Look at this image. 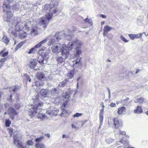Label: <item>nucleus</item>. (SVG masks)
<instances>
[{
  "label": "nucleus",
  "instance_id": "obj_61",
  "mask_svg": "<svg viewBox=\"0 0 148 148\" xmlns=\"http://www.w3.org/2000/svg\"><path fill=\"white\" fill-rule=\"evenodd\" d=\"M53 112H58V110H54L53 111Z\"/></svg>",
  "mask_w": 148,
  "mask_h": 148
},
{
  "label": "nucleus",
  "instance_id": "obj_4",
  "mask_svg": "<svg viewBox=\"0 0 148 148\" xmlns=\"http://www.w3.org/2000/svg\"><path fill=\"white\" fill-rule=\"evenodd\" d=\"M14 5H12L10 4L4 3L3 5V8L4 12H6L3 16L4 20L5 21L8 22L12 17V10L16 9V3H15Z\"/></svg>",
  "mask_w": 148,
  "mask_h": 148
},
{
  "label": "nucleus",
  "instance_id": "obj_25",
  "mask_svg": "<svg viewBox=\"0 0 148 148\" xmlns=\"http://www.w3.org/2000/svg\"><path fill=\"white\" fill-rule=\"evenodd\" d=\"M36 78L40 80L45 79V76L44 74L41 73H38L36 75Z\"/></svg>",
  "mask_w": 148,
  "mask_h": 148
},
{
  "label": "nucleus",
  "instance_id": "obj_38",
  "mask_svg": "<svg viewBox=\"0 0 148 148\" xmlns=\"http://www.w3.org/2000/svg\"><path fill=\"white\" fill-rule=\"evenodd\" d=\"M51 93L53 94H54L55 93L58 94L59 92L55 88H52L51 90Z\"/></svg>",
  "mask_w": 148,
  "mask_h": 148
},
{
  "label": "nucleus",
  "instance_id": "obj_12",
  "mask_svg": "<svg viewBox=\"0 0 148 148\" xmlns=\"http://www.w3.org/2000/svg\"><path fill=\"white\" fill-rule=\"evenodd\" d=\"M129 37H142L148 36V34H146L145 33L143 32L139 34H128Z\"/></svg>",
  "mask_w": 148,
  "mask_h": 148
},
{
  "label": "nucleus",
  "instance_id": "obj_64",
  "mask_svg": "<svg viewBox=\"0 0 148 148\" xmlns=\"http://www.w3.org/2000/svg\"><path fill=\"white\" fill-rule=\"evenodd\" d=\"M146 114L147 115H148V111L146 112Z\"/></svg>",
  "mask_w": 148,
  "mask_h": 148
},
{
  "label": "nucleus",
  "instance_id": "obj_22",
  "mask_svg": "<svg viewBox=\"0 0 148 148\" xmlns=\"http://www.w3.org/2000/svg\"><path fill=\"white\" fill-rule=\"evenodd\" d=\"M69 81V79L67 78L65 80L60 83L58 84V86L60 87H64L66 85Z\"/></svg>",
  "mask_w": 148,
  "mask_h": 148
},
{
  "label": "nucleus",
  "instance_id": "obj_27",
  "mask_svg": "<svg viewBox=\"0 0 148 148\" xmlns=\"http://www.w3.org/2000/svg\"><path fill=\"white\" fill-rule=\"evenodd\" d=\"M6 49L5 48L2 51H1V52H0V56L2 55V57H5L8 55L9 53L8 51L4 52H5V51L6 50Z\"/></svg>",
  "mask_w": 148,
  "mask_h": 148
},
{
  "label": "nucleus",
  "instance_id": "obj_57",
  "mask_svg": "<svg viewBox=\"0 0 148 148\" xmlns=\"http://www.w3.org/2000/svg\"><path fill=\"white\" fill-rule=\"evenodd\" d=\"M46 136L49 138H50V135L49 134H46Z\"/></svg>",
  "mask_w": 148,
  "mask_h": 148
},
{
  "label": "nucleus",
  "instance_id": "obj_10",
  "mask_svg": "<svg viewBox=\"0 0 148 148\" xmlns=\"http://www.w3.org/2000/svg\"><path fill=\"white\" fill-rule=\"evenodd\" d=\"M8 114L10 115V118L14 120V116L16 115L17 113L13 108L10 107L8 110Z\"/></svg>",
  "mask_w": 148,
  "mask_h": 148
},
{
  "label": "nucleus",
  "instance_id": "obj_28",
  "mask_svg": "<svg viewBox=\"0 0 148 148\" xmlns=\"http://www.w3.org/2000/svg\"><path fill=\"white\" fill-rule=\"evenodd\" d=\"M143 110L142 109L141 107L139 106H137V109L136 110H134V112L136 113H141L142 112Z\"/></svg>",
  "mask_w": 148,
  "mask_h": 148
},
{
  "label": "nucleus",
  "instance_id": "obj_43",
  "mask_svg": "<svg viewBox=\"0 0 148 148\" xmlns=\"http://www.w3.org/2000/svg\"><path fill=\"white\" fill-rule=\"evenodd\" d=\"M66 103L65 102L63 103L61 106V108L62 110H65L66 108Z\"/></svg>",
  "mask_w": 148,
  "mask_h": 148
},
{
  "label": "nucleus",
  "instance_id": "obj_2",
  "mask_svg": "<svg viewBox=\"0 0 148 148\" xmlns=\"http://www.w3.org/2000/svg\"><path fill=\"white\" fill-rule=\"evenodd\" d=\"M108 124L109 126H112L114 127L115 129L114 130V133L115 136L117 138L118 137L120 139H121L119 141L116 143L117 145H120L121 143L123 144L127 143L126 141L123 140L122 138V136L121 135H125L126 134V132L125 131H121L119 129L120 126H121L122 124L121 123L119 122L118 119L116 118H113L110 119L108 121Z\"/></svg>",
  "mask_w": 148,
  "mask_h": 148
},
{
  "label": "nucleus",
  "instance_id": "obj_53",
  "mask_svg": "<svg viewBox=\"0 0 148 148\" xmlns=\"http://www.w3.org/2000/svg\"><path fill=\"white\" fill-rule=\"evenodd\" d=\"M62 137L63 138H69V136H67L64 134H63L62 135Z\"/></svg>",
  "mask_w": 148,
  "mask_h": 148
},
{
  "label": "nucleus",
  "instance_id": "obj_59",
  "mask_svg": "<svg viewBox=\"0 0 148 148\" xmlns=\"http://www.w3.org/2000/svg\"><path fill=\"white\" fill-rule=\"evenodd\" d=\"M105 23V22L104 21H102L101 22V25H103Z\"/></svg>",
  "mask_w": 148,
  "mask_h": 148
},
{
  "label": "nucleus",
  "instance_id": "obj_39",
  "mask_svg": "<svg viewBox=\"0 0 148 148\" xmlns=\"http://www.w3.org/2000/svg\"><path fill=\"white\" fill-rule=\"evenodd\" d=\"M44 84L42 82H37L36 83V86L38 87L42 86Z\"/></svg>",
  "mask_w": 148,
  "mask_h": 148
},
{
  "label": "nucleus",
  "instance_id": "obj_45",
  "mask_svg": "<svg viewBox=\"0 0 148 148\" xmlns=\"http://www.w3.org/2000/svg\"><path fill=\"white\" fill-rule=\"evenodd\" d=\"M7 58H2L0 60V62L1 63H3H3L7 60Z\"/></svg>",
  "mask_w": 148,
  "mask_h": 148
},
{
  "label": "nucleus",
  "instance_id": "obj_56",
  "mask_svg": "<svg viewBox=\"0 0 148 148\" xmlns=\"http://www.w3.org/2000/svg\"><path fill=\"white\" fill-rule=\"evenodd\" d=\"M3 66V63H1L0 64V69Z\"/></svg>",
  "mask_w": 148,
  "mask_h": 148
},
{
  "label": "nucleus",
  "instance_id": "obj_15",
  "mask_svg": "<svg viewBox=\"0 0 148 148\" xmlns=\"http://www.w3.org/2000/svg\"><path fill=\"white\" fill-rule=\"evenodd\" d=\"M37 61L36 59H34L32 60L30 62L29 66L31 69H34L37 64Z\"/></svg>",
  "mask_w": 148,
  "mask_h": 148
},
{
  "label": "nucleus",
  "instance_id": "obj_36",
  "mask_svg": "<svg viewBox=\"0 0 148 148\" xmlns=\"http://www.w3.org/2000/svg\"><path fill=\"white\" fill-rule=\"evenodd\" d=\"M74 72L73 71H71L69 72L68 74L67 75L68 77L70 79H71L73 77L74 75Z\"/></svg>",
  "mask_w": 148,
  "mask_h": 148
},
{
  "label": "nucleus",
  "instance_id": "obj_19",
  "mask_svg": "<svg viewBox=\"0 0 148 148\" xmlns=\"http://www.w3.org/2000/svg\"><path fill=\"white\" fill-rule=\"evenodd\" d=\"M65 36V34L64 31L58 32L56 33L53 37H59L60 36Z\"/></svg>",
  "mask_w": 148,
  "mask_h": 148
},
{
  "label": "nucleus",
  "instance_id": "obj_40",
  "mask_svg": "<svg viewBox=\"0 0 148 148\" xmlns=\"http://www.w3.org/2000/svg\"><path fill=\"white\" fill-rule=\"evenodd\" d=\"M65 114H68V112L67 111L65 110H63L62 112V113L60 114V116H62L63 115H64Z\"/></svg>",
  "mask_w": 148,
  "mask_h": 148
},
{
  "label": "nucleus",
  "instance_id": "obj_31",
  "mask_svg": "<svg viewBox=\"0 0 148 148\" xmlns=\"http://www.w3.org/2000/svg\"><path fill=\"white\" fill-rule=\"evenodd\" d=\"M57 61L59 63H62L65 61V59L62 57H58L57 58Z\"/></svg>",
  "mask_w": 148,
  "mask_h": 148
},
{
  "label": "nucleus",
  "instance_id": "obj_5",
  "mask_svg": "<svg viewBox=\"0 0 148 148\" xmlns=\"http://www.w3.org/2000/svg\"><path fill=\"white\" fill-rule=\"evenodd\" d=\"M42 105V102L39 101L38 100H35L31 105V111L29 112V115L32 117L35 115H36L37 107H40Z\"/></svg>",
  "mask_w": 148,
  "mask_h": 148
},
{
  "label": "nucleus",
  "instance_id": "obj_58",
  "mask_svg": "<svg viewBox=\"0 0 148 148\" xmlns=\"http://www.w3.org/2000/svg\"><path fill=\"white\" fill-rule=\"evenodd\" d=\"M100 126H99V129L100 128V127H101V125H102V122L101 123V122L100 121Z\"/></svg>",
  "mask_w": 148,
  "mask_h": 148
},
{
  "label": "nucleus",
  "instance_id": "obj_50",
  "mask_svg": "<svg viewBox=\"0 0 148 148\" xmlns=\"http://www.w3.org/2000/svg\"><path fill=\"white\" fill-rule=\"evenodd\" d=\"M25 75L26 76L27 79V80H29V81L30 82L31 81V79L29 75Z\"/></svg>",
  "mask_w": 148,
  "mask_h": 148
},
{
  "label": "nucleus",
  "instance_id": "obj_24",
  "mask_svg": "<svg viewBox=\"0 0 148 148\" xmlns=\"http://www.w3.org/2000/svg\"><path fill=\"white\" fill-rule=\"evenodd\" d=\"M48 90H47L42 89L40 92V94L41 95L44 97H46L48 94Z\"/></svg>",
  "mask_w": 148,
  "mask_h": 148
},
{
  "label": "nucleus",
  "instance_id": "obj_46",
  "mask_svg": "<svg viewBox=\"0 0 148 148\" xmlns=\"http://www.w3.org/2000/svg\"><path fill=\"white\" fill-rule=\"evenodd\" d=\"M15 107L17 109H19L21 106L20 104L18 103H17V104H15Z\"/></svg>",
  "mask_w": 148,
  "mask_h": 148
},
{
  "label": "nucleus",
  "instance_id": "obj_11",
  "mask_svg": "<svg viewBox=\"0 0 148 148\" xmlns=\"http://www.w3.org/2000/svg\"><path fill=\"white\" fill-rule=\"evenodd\" d=\"M38 61L40 63L45 64L47 62V59L45 56L39 55L37 59Z\"/></svg>",
  "mask_w": 148,
  "mask_h": 148
},
{
  "label": "nucleus",
  "instance_id": "obj_7",
  "mask_svg": "<svg viewBox=\"0 0 148 148\" xmlns=\"http://www.w3.org/2000/svg\"><path fill=\"white\" fill-rule=\"evenodd\" d=\"M39 107H37L36 116L38 119H44L46 118V116L45 114L43 113L44 110L41 109L40 108H38Z\"/></svg>",
  "mask_w": 148,
  "mask_h": 148
},
{
  "label": "nucleus",
  "instance_id": "obj_3",
  "mask_svg": "<svg viewBox=\"0 0 148 148\" xmlns=\"http://www.w3.org/2000/svg\"><path fill=\"white\" fill-rule=\"evenodd\" d=\"M82 45L83 43L81 41L77 40L75 41V58H76L75 64L79 67H80L82 65L80 60L82 58L81 55L82 53Z\"/></svg>",
  "mask_w": 148,
  "mask_h": 148
},
{
  "label": "nucleus",
  "instance_id": "obj_62",
  "mask_svg": "<svg viewBox=\"0 0 148 148\" xmlns=\"http://www.w3.org/2000/svg\"><path fill=\"white\" fill-rule=\"evenodd\" d=\"M108 91L109 94H110V90L109 89H108Z\"/></svg>",
  "mask_w": 148,
  "mask_h": 148
},
{
  "label": "nucleus",
  "instance_id": "obj_55",
  "mask_svg": "<svg viewBox=\"0 0 148 148\" xmlns=\"http://www.w3.org/2000/svg\"><path fill=\"white\" fill-rule=\"evenodd\" d=\"M14 0H8V3H10L11 4V3L13 2Z\"/></svg>",
  "mask_w": 148,
  "mask_h": 148
},
{
  "label": "nucleus",
  "instance_id": "obj_54",
  "mask_svg": "<svg viewBox=\"0 0 148 148\" xmlns=\"http://www.w3.org/2000/svg\"><path fill=\"white\" fill-rule=\"evenodd\" d=\"M80 79V77H79L77 79V88H78V86L79 81V80Z\"/></svg>",
  "mask_w": 148,
  "mask_h": 148
},
{
  "label": "nucleus",
  "instance_id": "obj_13",
  "mask_svg": "<svg viewBox=\"0 0 148 148\" xmlns=\"http://www.w3.org/2000/svg\"><path fill=\"white\" fill-rule=\"evenodd\" d=\"M86 121H79L76 123L75 125V129H78L82 127L84 124L86 122Z\"/></svg>",
  "mask_w": 148,
  "mask_h": 148
},
{
  "label": "nucleus",
  "instance_id": "obj_51",
  "mask_svg": "<svg viewBox=\"0 0 148 148\" xmlns=\"http://www.w3.org/2000/svg\"><path fill=\"white\" fill-rule=\"evenodd\" d=\"M19 23L18 22V21H17L16 22V24L15 25L14 24V25H15V28L16 29L17 27H18V24Z\"/></svg>",
  "mask_w": 148,
  "mask_h": 148
},
{
  "label": "nucleus",
  "instance_id": "obj_17",
  "mask_svg": "<svg viewBox=\"0 0 148 148\" xmlns=\"http://www.w3.org/2000/svg\"><path fill=\"white\" fill-rule=\"evenodd\" d=\"M20 88V87L18 86H12L9 89L10 92L14 93L17 92Z\"/></svg>",
  "mask_w": 148,
  "mask_h": 148
},
{
  "label": "nucleus",
  "instance_id": "obj_35",
  "mask_svg": "<svg viewBox=\"0 0 148 148\" xmlns=\"http://www.w3.org/2000/svg\"><path fill=\"white\" fill-rule=\"evenodd\" d=\"M25 41H22L20 42L18 44L17 46L15 48V49L16 50H17L18 48H20L25 43Z\"/></svg>",
  "mask_w": 148,
  "mask_h": 148
},
{
  "label": "nucleus",
  "instance_id": "obj_30",
  "mask_svg": "<svg viewBox=\"0 0 148 148\" xmlns=\"http://www.w3.org/2000/svg\"><path fill=\"white\" fill-rule=\"evenodd\" d=\"M144 99L143 98H140L134 100V102L135 103H141L144 101Z\"/></svg>",
  "mask_w": 148,
  "mask_h": 148
},
{
  "label": "nucleus",
  "instance_id": "obj_16",
  "mask_svg": "<svg viewBox=\"0 0 148 148\" xmlns=\"http://www.w3.org/2000/svg\"><path fill=\"white\" fill-rule=\"evenodd\" d=\"M39 29L37 27H33L31 32V34L33 36H36L38 34Z\"/></svg>",
  "mask_w": 148,
  "mask_h": 148
},
{
  "label": "nucleus",
  "instance_id": "obj_21",
  "mask_svg": "<svg viewBox=\"0 0 148 148\" xmlns=\"http://www.w3.org/2000/svg\"><path fill=\"white\" fill-rule=\"evenodd\" d=\"M70 97V96L68 93H66L63 94L62 98L63 100L66 101V102L67 103L69 101V98Z\"/></svg>",
  "mask_w": 148,
  "mask_h": 148
},
{
  "label": "nucleus",
  "instance_id": "obj_42",
  "mask_svg": "<svg viewBox=\"0 0 148 148\" xmlns=\"http://www.w3.org/2000/svg\"><path fill=\"white\" fill-rule=\"evenodd\" d=\"M11 123V121L9 119L6 120L5 121V125L6 127H9Z\"/></svg>",
  "mask_w": 148,
  "mask_h": 148
},
{
  "label": "nucleus",
  "instance_id": "obj_41",
  "mask_svg": "<svg viewBox=\"0 0 148 148\" xmlns=\"http://www.w3.org/2000/svg\"><path fill=\"white\" fill-rule=\"evenodd\" d=\"M33 144V142L31 140H28L27 141V148H28V147H27V146H31Z\"/></svg>",
  "mask_w": 148,
  "mask_h": 148
},
{
  "label": "nucleus",
  "instance_id": "obj_6",
  "mask_svg": "<svg viewBox=\"0 0 148 148\" xmlns=\"http://www.w3.org/2000/svg\"><path fill=\"white\" fill-rule=\"evenodd\" d=\"M18 135L17 132H14L13 136L14 144L15 145H18V148H27V146L24 147L22 142L18 140Z\"/></svg>",
  "mask_w": 148,
  "mask_h": 148
},
{
  "label": "nucleus",
  "instance_id": "obj_47",
  "mask_svg": "<svg viewBox=\"0 0 148 148\" xmlns=\"http://www.w3.org/2000/svg\"><path fill=\"white\" fill-rule=\"evenodd\" d=\"M129 99V98H127L123 100H122V102L123 103H124L125 104H126L127 103V101Z\"/></svg>",
  "mask_w": 148,
  "mask_h": 148
},
{
  "label": "nucleus",
  "instance_id": "obj_52",
  "mask_svg": "<svg viewBox=\"0 0 148 148\" xmlns=\"http://www.w3.org/2000/svg\"><path fill=\"white\" fill-rule=\"evenodd\" d=\"M100 16L103 18H106V16L103 14H100Z\"/></svg>",
  "mask_w": 148,
  "mask_h": 148
},
{
  "label": "nucleus",
  "instance_id": "obj_44",
  "mask_svg": "<svg viewBox=\"0 0 148 148\" xmlns=\"http://www.w3.org/2000/svg\"><path fill=\"white\" fill-rule=\"evenodd\" d=\"M83 114L82 113H76L75 114V117L81 116H82Z\"/></svg>",
  "mask_w": 148,
  "mask_h": 148
},
{
  "label": "nucleus",
  "instance_id": "obj_26",
  "mask_svg": "<svg viewBox=\"0 0 148 148\" xmlns=\"http://www.w3.org/2000/svg\"><path fill=\"white\" fill-rule=\"evenodd\" d=\"M47 41V40L45 39L44 40H42L39 42V43H38L34 47V48H35V49L38 48L39 47H40L42 45V44H43V43L46 42Z\"/></svg>",
  "mask_w": 148,
  "mask_h": 148
},
{
  "label": "nucleus",
  "instance_id": "obj_29",
  "mask_svg": "<svg viewBox=\"0 0 148 148\" xmlns=\"http://www.w3.org/2000/svg\"><path fill=\"white\" fill-rule=\"evenodd\" d=\"M73 45V43L72 42H69L67 45L66 47L69 50H71Z\"/></svg>",
  "mask_w": 148,
  "mask_h": 148
},
{
  "label": "nucleus",
  "instance_id": "obj_9",
  "mask_svg": "<svg viewBox=\"0 0 148 148\" xmlns=\"http://www.w3.org/2000/svg\"><path fill=\"white\" fill-rule=\"evenodd\" d=\"M62 55L63 56H65L66 58H67L68 56L69 55V50L67 48L66 45L64 44H62L61 47V51Z\"/></svg>",
  "mask_w": 148,
  "mask_h": 148
},
{
  "label": "nucleus",
  "instance_id": "obj_18",
  "mask_svg": "<svg viewBox=\"0 0 148 148\" xmlns=\"http://www.w3.org/2000/svg\"><path fill=\"white\" fill-rule=\"evenodd\" d=\"M61 51V47L60 46L56 45L52 48V51L54 53H58Z\"/></svg>",
  "mask_w": 148,
  "mask_h": 148
},
{
  "label": "nucleus",
  "instance_id": "obj_1",
  "mask_svg": "<svg viewBox=\"0 0 148 148\" xmlns=\"http://www.w3.org/2000/svg\"><path fill=\"white\" fill-rule=\"evenodd\" d=\"M58 5V3L56 2L53 5L46 4L42 7V10L44 12H46L45 17L41 18L40 21V25L41 26V28L43 27V29H45L49 21L52 19L53 13H56L57 12V6Z\"/></svg>",
  "mask_w": 148,
  "mask_h": 148
},
{
  "label": "nucleus",
  "instance_id": "obj_32",
  "mask_svg": "<svg viewBox=\"0 0 148 148\" xmlns=\"http://www.w3.org/2000/svg\"><path fill=\"white\" fill-rule=\"evenodd\" d=\"M1 41H2L6 44H7L9 42V39L8 38H1Z\"/></svg>",
  "mask_w": 148,
  "mask_h": 148
},
{
  "label": "nucleus",
  "instance_id": "obj_60",
  "mask_svg": "<svg viewBox=\"0 0 148 148\" xmlns=\"http://www.w3.org/2000/svg\"><path fill=\"white\" fill-rule=\"evenodd\" d=\"M12 95H11L10 96V98L9 99V100H11L12 98Z\"/></svg>",
  "mask_w": 148,
  "mask_h": 148
},
{
  "label": "nucleus",
  "instance_id": "obj_49",
  "mask_svg": "<svg viewBox=\"0 0 148 148\" xmlns=\"http://www.w3.org/2000/svg\"><path fill=\"white\" fill-rule=\"evenodd\" d=\"M110 106L112 107H115L116 106V104L115 103L112 102L110 103Z\"/></svg>",
  "mask_w": 148,
  "mask_h": 148
},
{
  "label": "nucleus",
  "instance_id": "obj_34",
  "mask_svg": "<svg viewBox=\"0 0 148 148\" xmlns=\"http://www.w3.org/2000/svg\"><path fill=\"white\" fill-rule=\"evenodd\" d=\"M36 49L34 47H33L28 52V54H34L36 52Z\"/></svg>",
  "mask_w": 148,
  "mask_h": 148
},
{
  "label": "nucleus",
  "instance_id": "obj_23",
  "mask_svg": "<svg viewBox=\"0 0 148 148\" xmlns=\"http://www.w3.org/2000/svg\"><path fill=\"white\" fill-rule=\"evenodd\" d=\"M113 29V27L108 25L104 27L103 29V33H105L110 32Z\"/></svg>",
  "mask_w": 148,
  "mask_h": 148
},
{
  "label": "nucleus",
  "instance_id": "obj_20",
  "mask_svg": "<svg viewBox=\"0 0 148 148\" xmlns=\"http://www.w3.org/2000/svg\"><path fill=\"white\" fill-rule=\"evenodd\" d=\"M126 110V108L124 106H122L118 108L117 112L120 115L122 114L123 112H125Z\"/></svg>",
  "mask_w": 148,
  "mask_h": 148
},
{
  "label": "nucleus",
  "instance_id": "obj_33",
  "mask_svg": "<svg viewBox=\"0 0 148 148\" xmlns=\"http://www.w3.org/2000/svg\"><path fill=\"white\" fill-rule=\"evenodd\" d=\"M84 21L86 22H87L88 23L90 24L91 25H92L93 24V22H92V20L91 19H88V16L86 19L84 20Z\"/></svg>",
  "mask_w": 148,
  "mask_h": 148
},
{
  "label": "nucleus",
  "instance_id": "obj_48",
  "mask_svg": "<svg viewBox=\"0 0 148 148\" xmlns=\"http://www.w3.org/2000/svg\"><path fill=\"white\" fill-rule=\"evenodd\" d=\"M121 40L125 42H127L129 41V40H127L125 38H121Z\"/></svg>",
  "mask_w": 148,
  "mask_h": 148
},
{
  "label": "nucleus",
  "instance_id": "obj_37",
  "mask_svg": "<svg viewBox=\"0 0 148 148\" xmlns=\"http://www.w3.org/2000/svg\"><path fill=\"white\" fill-rule=\"evenodd\" d=\"M113 140V139L111 138H109L106 139V141L108 143L110 144L112 143Z\"/></svg>",
  "mask_w": 148,
  "mask_h": 148
},
{
  "label": "nucleus",
  "instance_id": "obj_63",
  "mask_svg": "<svg viewBox=\"0 0 148 148\" xmlns=\"http://www.w3.org/2000/svg\"><path fill=\"white\" fill-rule=\"evenodd\" d=\"M46 113L47 114H51V113H50L49 112H46Z\"/></svg>",
  "mask_w": 148,
  "mask_h": 148
},
{
  "label": "nucleus",
  "instance_id": "obj_8",
  "mask_svg": "<svg viewBox=\"0 0 148 148\" xmlns=\"http://www.w3.org/2000/svg\"><path fill=\"white\" fill-rule=\"evenodd\" d=\"M43 138V137L41 136L35 139V141L36 143V148H45L44 145L40 142Z\"/></svg>",
  "mask_w": 148,
  "mask_h": 148
},
{
  "label": "nucleus",
  "instance_id": "obj_14",
  "mask_svg": "<svg viewBox=\"0 0 148 148\" xmlns=\"http://www.w3.org/2000/svg\"><path fill=\"white\" fill-rule=\"evenodd\" d=\"M104 105L103 104L102 106V109L100 110V113L99 114V121L101 123L103 122V112L104 110Z\"/></svg>",
  "mask_w": 148,
  "mask_h": 148
}]
</instances>
